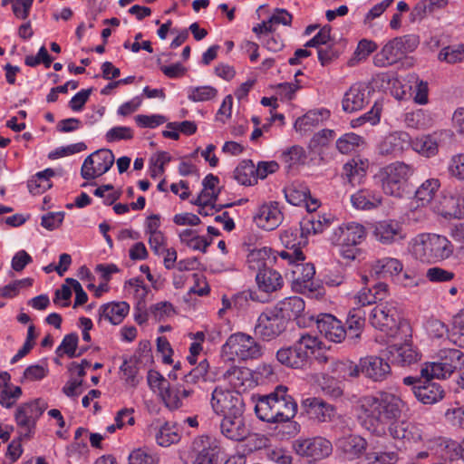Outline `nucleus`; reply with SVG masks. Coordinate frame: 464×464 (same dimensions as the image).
<instances>
[{"mask_svg":"<svg viewBox=\"0 0 464 464\" xmlns=\"http://www.w3.org/2000/svg\"><path fill=\"white\" fill-rule=\"evenodd\" d=\"M404 406V401L393 393L381 392L375 396H364L359 402L358 420L368 431L382 436L388 423L401 417Z\"/></svg>","mask_w":464,"mask_h":464,"instance_id":"f257e3e1","label":"nucleus"},{"mask_svg":"<svg viewBox=\"0 0 464 464\" xmlns=\"http://www.w3.org/2000/svg\"><path fill=\"white\" fill-rule=\"evenodd\" d=\"M257 418L269 423H283L295 418L297 403L286 386L279 385L267 395L260 397L255 406Z\"/></svg>","mask_w":464,"mask_h":464,"instance_id":"f03ea898","label":"nucleus"},{"mask_svg":"<svg viewBox=\"0 0 464 464\" xmlns=\"http://www.w3.org/2000/svg\"><path fill=\"white\" fill-rule=\"evenodd\" d=\"M320 343L316 336L302 334L293 345L279 349L276 352V360L284 366L304 370L310 362L311 354L314 353Z\"/></svg>","mask_w":464,"mask_h":464,"instance_id":"7ed1b4c3","label":"nucleus"},{"mask_svg":"<svg viewBox=\"0 0 464 464\" xmlns=\"http://www.w3.org/2000/svg\"><path fill=\"white\" fill-rule=\"evenodd\" d=\"M414 169L411 165L396 161L382 168L378 174L385 194L401 198L409 179L413 174Z\"/></svg>","mask_w":464,"mask_h":464,"instance_id":"20e7f679","label":"nucleus"},{"mask_svg":"<svg viewBox=\"0 0 464 464\" xmlns=\"http://www.w3.org/2000/svg\"><path fill=\"white\" fill-rule=\"evenodd\" d=\"M419 45V37L415 34H407L390 40L373 58V63L377 67L392 65L407 53L413 52Z\"/></svg>","mask_w":464,"mask_h":464,"instance_id":"39448f33","label":"nucleus"},{"mask_svg":"<svg viewBox=\"0 0 464 464\" xmlns=\"http://www.w3.org/2000/svg\"><path fill=\"white\" fill-rule=\"evenodd\" d=\"M370 323L374 328L392 337L396 336L399 331L410 329L406 321H399L396 308L389 304L376 305L370 314Z\"/></svg>","mask_w":464,"mask_h":464,"instance_id":"423d86ee","label":"nucleus"},{"mask_svg":"<svg viewBox=\"0 0 464 464\" xmlns=\"http://www.w3.org/2000/svg\"><path fill=\"white\" fill-rule=\"evenodd\" d=\"M224 353L236 355L241 360H253L261 357L262 345L251 335L244 333L231 334L222 346Z\"/></svg>","mask_w":464,"mask_h":464,"instance_id":"0eeeda50","label":"nucleus"},{"mask_svg":"<svg viewBox=\"0 0 464 464\" xmlns=\"http://www.w3.org/2000/svg\"><path fill=\"white\" fill-rule=\"evenodd\" d=\"M287 324L274 308L266 309L258 316L254 327L255 335L265 342L277 338L286 329Z\"/></svg>","mask_w":464,"mask_h":464,"instance_id":"6e6552de","label":"nucleus"},{"mask_svg":"<svg viewBox=\"0 0 464 464\" xmlns=\"http://www.w3.org/2000/svg\"><path fill=\"white\" fill-rule=\"evenodd\" d=\"M211 406L218 414H243L244 401L238 392L217 387L211 397Z\"/></svg>","mask_w":464,"mask_h":464,"instance_id":"1a4fd4ad","label":"nucleus"},{"mask_svg":"<svg viewBox=\"0 0 464 464\" xmlns=\"http://www.w3.org/2000/svg\"><path fill=\"white\" fill-rule=\"evenodd\" d=\"M293 450L309 461H315L328 457L332 453L333 445L323 437L299 438L293 441Z\"/></svg>","mask_w":464,"mask_h":464,"instance_id":"9d476101","label":"nucleus"},{"mask_svg":"<svg viewBox=\"0 0 464 464\" xmlns=\"http://www.w3.org/2000/svg\"><path fill=\"white\" fill-rule=\"evenodd\" d=\"M46 408L47 404L42 399H36L23 403L16 409L14 420L17 426L24 430V432H21V437H30L38 419L42 416Z\"/></svg>","mask_w":464,"mask_h":464,"instance_id":"9b49d317","label":"nucleus"},{"mask_svg":"<svg viewBox=\"0 0 464 464\" xmlns=\"http://www.w3.org/2000/svg\"><path fill=\"white\" fill-rule=\"evenodd\" d=\"M114 163V155L108 149L98 150L89 155L83 161L81 176L87 180L93 179L106 173Z\"/></svg>","mask_w":464,"mask_h":464,"instance_id":"f8f14e48","label":"nucleus"},{"mask_svg":"<svg viewBox=\"0 0 464 464\" xmlns=\"http://www.w3.org/2000/svg\"><path fill=\"white\" fill-rule=\"evenodd\" d=\"M464 367V353L455 348L440 349L437 353V379H446Z\"/></svg>","mask_w":464,"mask_h":464,"instance_id":"ddd939ff","label":"nucleus"},{"mask_svg":"<svg viewBox=\"0 0 464 464\" xmlns=\"http://www.w3.org/2000/svg\"><path fill=\"white\" fill-rule=\"evenodd\" d=\"M361 370L367 379L376 382H384L392 375L390 363L380 356L361 358Z\"/></svg>","mask_w":464,"mask_h":464,"instance_id":"4468645a","label":"nucleus"},{"mask_svg":"<svg viewBox=\"0 0 464 464\" xmlns=\"http://www.w3.org/2000/svg\"><path fill=\"white\" fill-rule=\"evenodd\" d=\"M198 450L192 464H219L220 447L218 440L210 436H200L194 441Z\"/></svg>","mask_w":464,"mask_h":464,"instance_id":"2eb2a0df","label":"nucleus"},{"mask_svg":"<svg viewBox=\"0 0 464 464\" xmlns=\"http://www.w3.org/2000/svg\"><path fill=\"white\" fill-rule=\"evenodd\" d=\"M222 434L228 440L243 441L251 434L243 414L225 415L220 423Z\"/></svg>","mask_w":464,"mask_h":464,"instance_id":"dca6fc26","label":"nucleus"},{"mask_svg":"<svg viewBox=\"0 0 464 464\" xmlns=\"http://www.w3.org/2000/svg\"><path fill=\"white\" fill-rule=\"evenodd\" d=\"M410 250L416 260L426 265L432 264L435 258V235H418L412 239Z\"/></svg>","mask_w":464,"mask_h":464,"instance_id":"f3484780","label":"nucleus"},{"mask_svg":"<svg viewBox=\"0 0 464 464\" xmlns=\"http://www.w3.org/2000/svg\"><path fill=\"white\" fill-rule=\"evenodd\" d=\"M287 324L289 320H296L297 324H304V301L299 296H291L280 301L273 307Z\"/></svg>","mask_w":464,"mask_h":464,"instance_id":"a211bd4d","label":"nucleus"},{"mask_svg":"<svg viewBox=\"0 0 464 464\" xmlns=\"http://www.w3.org/2000/svg\"><path fill=\"white\" fill-rule=\"evenodd\" d=\"M386 353L388 360L402 367L416 363L421 358L418 350L410 343L391 345L387 348Z\"/></svg>","mask_w":464,"mask_h":464,"instance_id":"6ab92c4d","label":"nucleus"},{"mask_svg":"<svg viewBox=\"0 0 464 464\" xmlns=\"http://www.w3.org/2000/svg\"><path fill=\"white\" fill-rule=\"evenodd\" d=\"M316 327L322 335L334 343H341L346 336V330L342 322L329 314L318 316Z\"/></svg>","mask_w":464,"mask_h":464,"instance_id":"aec40b11","label":"nucleus"},{"mask_svg":"<svg viewBox=\"0 0 464 464\" xmlns=\"http://www.w3.org/2000/svg\"><path fill=\"white\" fill-rule=\"evenodd\" d=\"M292 273L294 287L296 291L301 293L316 291V285L314 282L315 268L312 263H296L294 265Z\"/></svg>","mask_w":464,"mask_h":464,"instance_id":"412c9836","label":"nucleus"},{"mask_svg":"<svg viewBox=\"0 0 464 464\" xmlns=\"http://www.w3.org/2000/svg\"><path fill=\"white\" fill-rule=\"evenodd\" d=\"M411 144L410 135L405 131H394L387 136L380 142L378 149L382 155L398 156L407 149Z\"/></svg>","mask_w":464,"mask_h":464,"instance_id":"4be33fe9","label":"nucleus"},{"mask_svg":"<svg viewBox=\"0 0 464 464\" xmlns=\"http://www.w3.org/2000/svg\"><path fill=\"white\" fill-rule=\"evenodd\" d=\"M365 236L363 226L357 223H350L344 227H339L334 233L333 242L337 246H357Z\"/></svg>","mask_w":464,"mask_h":464,"instance_id":"5701e85b","label":"nucleus"},{"mask_svg":"<svg viewBox=\"0 0 464 464\" xmlns=\"http://www.w3.org/2000/svg\"><path fill=\"white\" fill-rule=\"evenodd\" d=\"M336 448L349 459L359 458L367 448V441L361 436L350 434L339 438Z\"/></svg>","mask_w":464,"mask_h":464,"instance_id":"b1692460","label":"nucleus"},{"mask_svg":"<svg viewBox=\"0 0 464 464\" xmlns=\"http://www.w3.org/2000/svg\"><path fill=\"white\" fill-rule=\"evenodd\" d=\"M302 406L311 419L320 422L331 420L334 414V407L319 398H307Z\"/></svg>","mask_w":464,"mask_h":464,"instance_id":"393cba45","label":"nucleus"},{"mask_svg":"<svg viewBox=\"0 0 464 464\" xmlns=\"http://www.w3.org/2000/svg\"><path fill=\"white\" fill-rule=\"evenodd\" d=\"M373 236L382 244H392L404 237L401 225L394 220H383L376 223Z\"/></svg>","mask_w":464,"mask_h":464,"instance_id":"a878e982","label":"nucleus"},{"mask_svg":"<svg viewBox=\"0 0 464 464\" xmlns=\"http://www.w3.org/2000/svg\"><path fill=\"white\" fill-rule=\"evenodd\" d=\"M282 219L283 216L277 202L263 205L255 217L257 226L266 230L275 229L279 226Z\"/></svg>","mask_w":464,"mask_h":464,"instance_id":"bb28decb","label":"nucleus"},{"mask_svg":"<svg viewBox=\"0 0 464 464\" xmlns=\"http://www.w3.org/2000/svg\"><path fill=\"white\" fill-rule=\"evenodd\" d=\"M367 88L362 84H353L344 94L343 109L346 112H353L362 110L368 103L366 94Z\"/></svg>","mask_w":464,"mask_h":464,"instance_id":"cd10ccee","label":"nucleus"},{"mask_svg":"<svg viewBox=\"0 0 464 464\" xmlns=\"http://www.w3.org/2000/svg\"><path fill=\"white\" fill-rule=\"evenodd\" d=\"M389 433L395 440L406 441H417L422 439L419 429L412 423L406 420H392L389 422Z\"/></svg>","mask_w":464,"mask_h":464,"instance_id":"c85d7f7f","label":"nucleus"},{"mask_svg":"<svg viewBox=\"0 0 464 464\" xmlns=\"http://www.w3.org/2000/svg\"><path fill=\"white\" fill-rule=\"evenodd\" d=\"M403 383L405 385L411 386L414 396L420 402L430 405L435 403L434 382L423 383L417 381L413 376H407L403 378Z\"/></svg>","mask_w":464,"mask_h":464,"instance_id":"c756f323","label":"nucleus"},{"mask_svg":"<svg viewBox=\"0 0 464 464\" xmlns=\"http://www.w3.org/2000/svg\"><path fill=\"white\" fill-rule=\"evenodd\" d=\"M402 270V264L400 260L392 257H383L374 262L371 269V276L377 279H385L397 276Z\"/></svg>","mask_w":464,"mask_h":464,"instance_id":"7c9ffc66","label":"nucleus"},{"mask_svg":"<svg viewBox=\"0 0 464 464\" xmlns=\"http://www.w3.org/2000/svg\"><path fill=\"white\" fill-rule=\"evenodd\" d=\"M382 197L380 192L363 188L352 196L351 201L358 209L370 210L382 204Z\"/></svg>","mask_w":464,"mask_h":464,"instance_id":"2f4dec72","label":"nucleus"},{"mask_svg":"<svg viewBox=\"0 0 464 464\" xmlns=\"http://www.w3.org/2000/svg\"><path fill=\"white\" fill-rule=\"evenodd\" d=\"M462 450V446L455 440L446 438L437 439V458L443 460V463L459 459L461 458Z\"/></svg>","mask_w":464,"mask_h":464,"instance_id":"473e14b6","label":"nucleus"},{"mask_svg":"<svg viewBox=\"0 0 464 464\" xmlns=\"http://www.w3.org/2000/svg\"><path fill=\"white\" fill-rule=\"evenodd\" d=\"M260 290L271 293L280 289L283 285V278L276 270L268 267L260 270L256 276Z\"/></svg>","mask_w":464,"mask_h":464,"instance_id":"72a5a7b5","label":"nucleus"},{"mask_svg":"<svg viewBox=\"0 0 464 464\" xmlns=\"http://www.w3.org/2000/svg\"><path fill=\"white\" fill-rule=\"evenodd\" d=\"M130 311V305L126 302H113L103 304L100 309V319L108 320L112 324H121Z\"/></svg>","mask_w":464,"mask_h":464,"instance_id":"f704fd0d","label":"nucleus"},{"mask_svg":"<svg viewBox=\"0 0 464 464\" xmlns=\"http://www.w3.org/2000/svg\"><path fill=\"white\" fill-rule=\"evenodd\" d=\"M285 196L286 200L294 206H300L305 203L309 212L316 210L319 206L317 199H312L310 204L307 202V199L310 198V192L305 187L297 188L291 186L285 189Z\"/></svg>","mask_w":464,"mask_h":464,"instance_id":"c9c22d12","label":"nucleus"},{"mask_svg":"<svg viewBox=\"0 0 464 464\" xmlns=\"http://www.w3.org/2000/svg\"><path fill=\"white\" fill-rule=\"evenodd\" d=\"M346 324L348 339L356 343L365 324V313L360 307L353 308L348 314Z\"/></svg>","mask_w":464,"mask_h":464,"instance_id":"e433bc0d","label":"nucleus"},{"mask_svg":"<svg viewBox=\"0 0 464 464\" xmlns=\"http://www.w3.org/2000/svg\"><path fill=\"white\" fill-rule=\"evenodd\" d=\"M328 117L329 111L327 110L321 109L309 111L304 116L299 117L295 121V129L298 131L306 132Z\"/></svg>","mask_w":464,"mask_h":464,"instance_id":"4c0bfd02","label":"nucleus"},{"mask_svg":"<svg viewBox=\"0 0 464 464\" xmlns=\"http://www.w3.org/2000/svg\"><path fill=\"white\" fill-rule=\"evenodd\" d=\"M256 166L250 160L240 162L234 171V179L245 186H251L257 182Z\"/></svg>","mask_w":464,"mask_h":464,"instance_id":"58836bf2","label":"nucleus"},{"mask_svg":"<svg viewBox=\"0 0 464 464\" xmlns=\"http://www.w3.org/2000/svg\"><path fill=\"white\" fill-rule=\"evenodd\" d=\"M367 164L361 160L352 159L343 165V176L352 185L360 183L366 174Z\"/></svg>","mask_w":464,"mask_h":464,"instance_id":"ea45409f","label":"nucleus"},{"mask_svg":"<svg viewBox=\"0 0 464 464\" xmlns=\"http://www.w3.org/2000/svg\"><path fill=\"white\" fill-rule=\"evenodd\" d=\"M215 380L216 377L209 371V365L206 359L184 376V382L187 384H196L199 381L214 382Z\"/></svg>","mask_w":464,"mask_h":464,"instance_id":"a19ab883","label":"nucleus"},{"mask_svg":"<svg viewBox=\"0 0 464 464\" xmlns=\"http://www.w3.org/2000/svg\"><path fill=\"white\" fill-rule=\"evenodd\" d=\"M439 212L444 218H463L464 211L459 208V198L450 195H442L440 200Z\"/></svg>","mask_w":464,"mask_h":464,"instance_id":"79ce46f5","label":"nucleus"},{"mask_svg":"<svg viewBox=\"0 0 464 464\" xmlns=\"http://www.w3.org/2000/svg\"><path fill=\"white\" fill-rule=\"evenodd\" d=\"M412 148L427 158L432 157L435 155V138L432 134L419 136L412 141Z\"/></svg>","mask_w":464,"mask_h":464,"instance_id":"37998d69","label":"nucleus"},{"mask_svg":"<svg viewBox=\"0 0 464 464\" xmlns=\"http://www.w3.org/2000/svg\"><path fill=\"white\" fill-rule=\"evenodd\" d=\"M180 436L178 433V429L175 426H170L169 423L161 426L156 433L157 443L162 447H169L178 442Z\"/></svg>","mask_w":464,"mask_h":464,"instance_id":"c03bdc74","label":"nucleus"},{"mask_svg":"<svg viewBox=\"0 0 464 464\" xmlns=\"http://www.w3.org/2000/svg\"><path fill=\"white\" fill-rule=\"evenodd\" d=\"M363 143V139L353 132L345 133L336 141L337 150L343 154H348Z\"/></svg>","mask_w":464,"mask_h":464,"instance_id":"a18cd8bd","label":"nucleus"},{"mask_svg":"<svg viewBox=\"0 0 464 464\" xmlns=\"http://www.w3.org/2000/svg\"><path fill=\"white\" fill-rule=\"evenodd\" d=\"M398 458L395 452L370 450L363 458V464H394Z\"/></svg>","mask_w":464,"mask_h":464,"instance_id":"49530a36","label":"nucleus"},{"mask_svg":"<svg viewBox=\"0 0 464 464\" xmlns=\"http://www.w3.org/2000/svg\"><path fill=\"white\" fill-rule=\"evenodd\" d=\"M282 243L287 249H295L304 246L306 239L300 228H290L285 230L280 237Z\"/></svg>","mask_w":464,"mask_h":464,"instance_id":"de8ad7c7","label":"nucleus"},{"mask_svg":"<svg viewBox=\"0 0 464 464\" xmlns=\"http://www.w3.org/2000/svg\"><path fill=\"white\" fill-rule=\"evenodd\" d=\"M435 10V0H420L412 8L410 14L411 23L421 21Z\"/></svg>","mask_w":464,"mask_h":464,"instance_id":"09e8293b","label":"nucleus"},{"mask_svg":"<svg viewBox=\"0 0 464 464\" xmlns=\"http://www.w3.org/2000/svg\"><path fill=\"white\" fill-rule=\"evenodd\" d=\"M78 342L79 337L77 334L72 333L66 334L60 346L56 349V354L59 356L66 354L69 358L79 357V354H76Z\"/></svg>","mask_w":464,"mask_h":464,"instance_id":"8fccbe9b","label":"nucleus"},{"mask_svg":"<svg viewBox=\"0 0 464 464\" xmlns=\"http://www.w3.org/2000/svg\"><path fill=\"white\" fill-rule=\"evenodd\" d=\"M435 196V182L433 179L424 181L416 190L415 198L420 206H426L432 202Z\"/></svg>","mask_w":464,"mask_h":464,"instance_id":"3c124183","label":"nucleus"},{"mask_svg":"<svg viewBox=\"0 0 464 464\" xmlns=\"http://www.w3.org/2000/svg\"><path fill=\"white\" fill-rule=\"evenodd\" d=\"M248 370L237 366H232L227 369L223 376L235 388H240L245 385V381L248 380Z\"/></svg>","mask_w":464,"mask_h":464,"instance_id":"603ef678","label":"nucleus"},{"mask_svg":"<svg viewBox=\"0 0 464 464\" xmlns=\"http://www.w3.org/2000/svg\"><path fill=\"white\" fill-rule=\"evenodd\" d=\"M270 249L266 247L261 249H254L247 256V263L253 270H262L266 268V258L269 257Z\"/></svg>","mask_w":464,"mask_h":464,"instance_id":"864d4df0","label":"nucleus"},{"mask_svg":"<svg viewBox=\"0 0 464 464\" xmlns=\"http://www.w3.org/2000/svg\"><path fill=\"white\" fill-rule=\"evenodd\" d=\"M334 137V131L332 130H322L315 133L311 139L308 148L312 151H318L320 149L326 147Z\"/></svg>","mask_w":464,"mask_h":464,"instance_id":"5fc2aeb1","label":"nucleus"},{"mask_svg":"<svg viewBox=\"0 0 464 464\" xmlns=\"http://www.w3.org/2000/svg\"><path fill=\"white\" fill-rule=\"evenodd\" d=\"M438 58L449 63L464 62V45L445 47L440 52Z\"/></svg>","mask_w":464,"mask_h":464,"instance_id":"6e6d98bb","label":"nucleus"},{"mask_svg":"<svg viewBox=\"0 0 464 464\" xmlns=\"http://www.w3.org/2000/svg\"><path fill=\"white\" fill-rule=\"evenodd\" d=\"M328 225L329 219L325 217H318L316 219L315 217L312 216L311 218L300 223V229L302 230V234L305 232L310 233L311 231H313L314 234H318L322 233Z\"/></svg>","mask_w":464,"mask_h":464,"instance_id":"4d7b16f0","label":"nucleus"},{"mask_svg":"<svg viewBox=\"0 0 464 464\" xmlns=\"http://www.w3.org/2000/svg\"><path fill=\"white\" fill-rule=\"evenodd\" d=\"M158 457L146 449L134 450L129 456L130 464H157Z\"/></svg>","mask_w":464,"mask_h":464,"instance_id":"13d9d810","label":"nucleus"},{"mask_svg":"<svg viewBox=\"0 0 464 464\" xmlns=\"http://www.w3.org/2000/svg\"><path fill=\"white\" fill-rule=\"evenodd\" d=\"M376 49L377 44L374 42L367 39L361 40L354 52V57L349 61V64L353 65L354 60L357 62L365 60Z\"/></svg>","mask_w":464,"mask_h":464,"instance_id":"bf43d9fd","label":"nucleus"},{"mask_svg":"<svg viewBox=\"0 0 464 464\" xmlns=\"http://www.w3.org/2000/svg\"><path fill=\"white\" fill-rule=\"evenodd\" d=\"M331 31L332 27L330 25L323 26L312 39L305 43L304 47H315L318 51L319 48L332 42Z\"/></svg>","mask_w":464,"mask_h":464,"instance_id":"052dcab7","label":"nucleus"},{"mask_svg":"<svg viewBox=\"0 0 464 464\" xmlns=\"http://www.w3.org/2000/svg\"><path fill=\"white\" fill-rule=\"evenodd\" d=\"M318 60L322 66H326L339 57V51L336 49L335 44L332 42L328 43L317 51Z\"/></svg>","mask_w":464,"mask_h":464,"instance_id":"680f3d73","label":"nucleus"},{"mask_svg":"<svg viewBox=\"0 0 464 464\" xmlns=\"http://www.w3.org/2000/svg\"><path fill=\"white\" fill-rule=\"evenodd\" d=\"M217 92V89L211 86L195 87L190 89L188 99L193 102H206L213 99Z\"/></svg>","mask_w":464,"mask_h":464,"instance_id":"e2e57ef3","label":"nucleus"},{"mask_svg":"<svg viewBox=\"0 0 464 464\" xmlns=\"http://www.w3.org/2000/svg\"><path fill=\"white\" fill-rule=\"evenodd\" d=\"M120 369L121 372H122V378L126 382V383L130 385L131 387H136L139 383V379L137 378V365L135 363L128 362L127 360H124Z\"/></svg>","mask_w":464,"mask_h":464,"instance_id":"0e129e2a","label":"nucleus"},{"mask_svg":"<svg viewBox=\"0 0 464 464\" xmlns=\"http://www.w3.org/2000/svg\"><path fill=\"white\" fill-rule=\"evenodd\" d=\"M443 416L446 422L454 426L464 427V406L445 409Z\"/></svg>","mask_w":464,"mask_h":464,"instance_id":"69168bd1","label":"nucleus"},{"mask_svg":"<svg viewBox=\"0 0 464 464\" xmlns=\"http://www.w3.org/2000/svg\"><path fill=\"white\" fill-rule=\"evenodd\" d=\"M136 123L140 128H156L167 121V118L163 115H143L140 114L135 117Z\"/></svg>","mask_w":464,"mask_h":464,"instance_id":"338daca9","label":"nucleus"},{"mask_svg":"<svg viewBox=\"0 0 464 464\" xmlns=\"http://www.w3.org/2000/svg\"><path fill=\"white\" fill-rule=\"evenodd\" d=\"M166 406L171 410L178 409L181 406L179 398V389H170V385L160 392Z\"/></svg>","mask_w":464,"mask_h":464,"instance_id":"774afa93","label":"nucleus"}]
</instances>
